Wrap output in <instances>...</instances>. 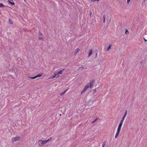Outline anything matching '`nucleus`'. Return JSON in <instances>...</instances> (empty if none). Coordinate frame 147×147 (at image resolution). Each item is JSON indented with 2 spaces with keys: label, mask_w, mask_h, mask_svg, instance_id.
I'll use <instances>...</instances> for the list:
<instances>
[{
  "label": "nucleus",
  "mask_w": 147,
  "mask_h": 147,
  "mask_svg": "<svg viewBox=\"0 0 147 147\" xmlns=\"http://www.w3.org/2000/svg\"><path fill=\"white\" fill-rule=\"evenodd\" d=\"M80 50L79 48H77L76 49L75 51V53H74V55H76V54Z\"/></svg>",
  "instance_id": "9"
},
{
  "label": "nucleus",
  "mask_w": 147,
  "mask_h": 147,
  "mask_svg": "<svg viewBox=\"0 0 147 147\" xmlns=\"http://www.w3.org/2000/svg\"><path fill=\"white\" fill-rule=\"evenodd\" d=\"M43 75V74H38L34 77H28V78H29L31 79H34L38 77H41Z\"/></svg>",
  "instance_id": "5"
},
{
  "label": "nucleus",
  "mask_w": 147,
  "mask_h": 147,
  "mask_svg": "<svg viewBox=\"0 0 147 147\" xmlns=\"http://www.w3.org/2000/svg\"><path fill=\"white\" fill-rule=\"evenodd\" d=\"M56 76V73L55 74V75H52L49 78V79H52L53 78H54Z\"/></svg>",
  "instance_id": "10"
},
{
  "label": "nucleus",
  "mask_w": 147,
  "mask_h": 147,
  "mask_svg": "<svg viewBox=\"0 0 147 147\" xmlns=\"http://www.w3.org/2000/svg\"><path fill=\"white\" fill-rule=\"evenodd\" d=\"M38 143L39 146H42L47 143L45 142V140H39L38 141Z\"/></svg>",
  "instance_id": "3"
},
{
  "label": "nucleus",
  "mask_w": 147,
  "mask_h": 147,
  "mask_svg": "<svg viewBox=\"0 0 147 147\" xmlns=\"http://www.w3.org/2000/svg\"><path fill=\"white\" fill-rule=\"evenodd\" d=\"M144 2H145V0H144Z\"/></svg>",
  "instance_id": "31"
},
{
  "label": "nucleus",
  "mask_w": 147,
  "mask_h": 147,
  "mask_svg": "<svg viewBox=\"0 0 147 147\" xmlns=\"http://www.w3.org/2000/svg\"><path fill=\"white\" fill-rule=\"evenodd\" d=\"M100 0H92V2H95V1H98Z\"/></svg>",
  "instance_id": "21"
},
{
  "label": "nucleus",
  "mask_w": 147,
  "mask_h": 147,
  "mask_svg": "<svg viewBox=\"0 0 147 147\" xmlns=\"http://www.w3.org/2000/svg\"><path fill=\"white\" fill-rule=\"evenodd\" d=\"M64 69H63L59 71L56 73V74H61L62 73V72L64 71Z\"/></svg>",
  "instance_id": "8"
},
{
  "label": "nucleus",
  "mask_w": 147,
  "mask_h": 147,
  "mask_svg": "<svg viewBox=\"0 0 147 147\" xmlns=\"http://www.w3.org/2000/svg\"><path fill=\"white\" fill-rule=\"evenodd\" d=\"M92 53V49H90L89 50V52L88 53V57H89Z\"/></svg>",
  "instance_id": "7"
},
{
  "label": "nucleus",
  "mask_w": 147,
  "mask_h": 147,
  "mask_svg": "<svg viewBox=\"0 0 147 147\" xmlns=\"http://www.w3.org/2000/svg\"><path fill=\"white\" fill-rule=\"evenodd\" d=\"M127 111H125V112L123 116H125V117H126V116L127 114Z\"/></svg>",
  "instance_id": "19"
},
{
  "label": "nucleus",
  "mask_w": 147,
  "mask_h": 147,
  "mask_svg": "<svg viewBox=\"0 0 147 147\" xmlns=\"http://www.w3.org/2000/svg\"><path fill=\"white\" fill-rule=\"evenodd\" d=\"M4 5L1 3H0V7H4Z\"/></svg>",
  "instance_id": "15"
},
{
  "label": "nucleus",
  "mask_w": 147,
  "mask_h": 147,
  "mask_svg": "<svg viewBox=\"0 0 147 147\" xmlns=\"http://www.w3.org/2000/svg\"><path fill=\"white\" fill-rule=\"evenodd\" d=\"M85 91L84 90H83L82 91V92H81V94H82L83 93V92H84Z\"/></svg>",
  "instance_id": "26"
},
{
  "label": "nucleus",
  "mask_w": 147,
  "mask_h": 147,
  "mask_svg": "<svg viewBox=\"0 0 147 147\" xmlns=\"http://www.w3.org/2000/svg\"><path fill=\"white\" fill-rule=\"evenodd\" d=\"M144 40L145 41H147V40H146L144 38Z\"/></svg>",
  "instance_id": "29"
},
{
  "label": "nucleus",
  "mask_w": 147,
  "mask_h": 147,
  "mask_svg": "<svg viewBox=\"0 0 147 147\" xmlns=\"http://www.w3.org/2000/svg\"><path fill=\"white\" fill-rule=\"evenodd\" d=\"M131 0H127V3L128 4H129Z\"/></svg>",
  "instance_id": "20"
},
{
  "label": "nucleus",
  "mask_w": 147,
  "mask_h": 147,
  "mask_svg": "<svg viewBox=\"0 0 147 147\" xmlns=\"http://www.w3.org/2000/svg\"><path fill=\"white\" fill-rule=\"evenodd\" d=\"M42 39V38H39V39Z\"/></svg>",
  "instance_id": "30"
},
{
  "label": "nucleus",
  "mask_w": 147,
  "mask_h": 147,
  "mask_svg": "<svg viewBox=\"0 0 147 147\" xmlns=\"http://www.w3.org/2000/svg\"><path fill=\"white\" fill-rule=\"evenodd\" d=\"M106 142L105 141L102 144V147H104L105 145H106Z\"/></svg>",
  "instance_id": "13"
},
{
  "label": "nucleus",
  "mask_w": 147,
  "mask_h": 147,
  "mask_svg": "<svg viewBox=\"0 0 147 147\" xmlns=\"http://www.w3.org/2000/svg\"><path fill=\"white\" fill-rule=\"evenodd\" d=\"M9 23H10L11 24H13V22L11 20H10L9 19Z\"/></svg>",
  "instance_id": "17"
},
{
  "label": "nucleus",
  "mask_w": 147,
  "mask_h": 147,
  "mask_svg": "<svg viewBox=\"0 0 147 147\" xmlns=\"http://www.w3.org/2000/svg\"><path fill=\"white\" fill-rule=\"evenodd\" d=\"M95 53L96 54V53H98V51L97 50H95L94 51Z\"/></svg>",
  "instance_id": "23"
},
{
  "label": "nucleus",
  "mask_w": 147,
  "mask_h": 147,
  "mask_svg": "<svg viewBox=\"0 0 147 147\" xmlns=\"http://www.w3.org/2000/svg\"><path fill=\"white\" fill-rule=\"evenodd\" d=\"M91 0V1H92V0Z\"/></svg>",
  "instance_id": "32"
},
{
  "label": "nucleus",
  "mask_w": 147,
  "mask_h": 147,
  "mask_svg": "<svg viewBox=\"0 0 147 147\" xmlns=\"http://www.w3.org/2000/svg\"><path fill=\"white\" fill-rule=\"evenodd\" d=\"M112 46V45H110L106 49V51H109V50L110 49H111V47Z\"/></svg>",
  "instance_id": "6"
},
{
  "label": "nucleus",
  "mask_w": 147,
  "mask_h": 147,
  "mask_svg": "<svg viewBox=\"0 0 147 147\" xmlns=\"http://www.w3.org/2000/svg\"><path fill=\"white\" fill-rule=\"evenodd\" d=\"M95 82V80H91L90 82L88 83L86 85L88 88H91L93 86V84Z\"/></svg>",
  "instance_id": "2"
},
{
  "label": "nucleus",
  "mask_w": 147,
  "mask_h": 147,
  "mask_svg": "<svg viewBox=\"0 0 147 147\" xmlns=\"http://www.w3.org/2000/svg\"><path fill=\"white\" fill-rule=\"evenodd\" d=\"M88 87H87V86L86 85L85 87H84V90L86 91L88 88Z\"/></svg>",
  "instance_id": "16"
},
{
  "label": "nucleus",
  "mask_w": 147,
  "mask_h": 147,
  "mask_svg": "<svg viewBox=\"0 0 147 147\" xmlns=\"http://www.w3.org/2000/svg\"><path fill=\"white\" fill-rule=\"evenodd\" d=\"M98 119V118H96L94 121H92V123H94V122H95Z\"/></svg>",
  "instance_id": "18"
},
{
  "label": "nucleus",
  "mask_w": 147,
  "mask_h": 147,
  "mask_svg": "<svg viewBox=\"0 0 147 147\" xmlns=\"http://www.w3.org/2000/svg\"><path fill=\"white\" fill-rule=\"evenodd\" d=\"M84 67L83 66H82L80 68V69L81 70H82L84 69Z\"/></svg>",
  "instance_id": "25"
},
{
  "label": "nucleus",
  "mask_w": 147,
  "mask_h": 147,
  "mask_svg": "<svg viewBox=\"0 0 147 147\" xmlns=\"http://www.w3.org/2000/svg\"><path fill=\"white\" fill-rule=\"evenodd\" d=\"M125 33L126 34H129V31L127 29L125 30Z\"/></svg>",
  "instance_id": "14"
},
{
  "label": "nucleus",
  "mask_w": 147,
  "mask_h": 147,
  "mask_svg": "<svg viewBox=\"0 0 147 147\" xmlns=\"http://www.w3.org/2000/svg\"><path fill=\"white\" fill-rule=\"evenodd\" d=\"M97 53H96V55H95V57H97Z\"/></svg>",
  "instance_id": "28"
},
{
  "label": "nucleus",
  "mask_w": 147,
  "mask_h": 147,
  "mask_svg": "<svg viewBox=\"0 0 147 147\" xmlns=\"http://www.w3.org/2000/svg\"><path fill=\"white\" fill-rule=\"evenodd\" d=\"M59 75L58 74H57L56 75V78H58L59 76Z\"/></svg>",
  "instance_id": "27"
},
{
  "label": "nucleus",
  "mask_w": 147,
  "mask_h": 147,
  "mask_svg": "<svg viewBox=\"0 0 147 147\" xmlns=\"http://www.w3.org/2000/svg\"><path fill=\"white\" fill-rule=\"evenodd\" d=\"M105 22V17L103 16V22L104 23Z\"/></svg>",
  "instance_id": "24"
},
{
  "label": "nucleus",
  "mask_w": 147,
  "mask_h": 147,
  "mask_svg": "<svg viewBox=\"0 0 147 147\" xmlns=\"http://www.w3.org/2000/svg\"><path fill=\"white\" fill-rule=\"evenodd\" d=\"M100 0H92V2H95V1H98Z\"/></svg>",
  "instance_id": "22"
},
{
  "label": "nucleus",
  "mask_w": 147,
  "mask_h": 147,
  "mask_svg": "<svg viewBox=\"0 0 147 147\" xmlns=\"http://www.w3.org/2000/svg\"><path fill=\"white\" fill-rule=\"evenodd\" d=\"M52 138L51 137L50 138L47 140H45V142H46V143H47L49 141H50L52 139Z\"/></svg>",
  "instance_id": "12"
},
{
  "label": "nucleus",
  "mask_w": 147,
  "mask_h": 147,
  "mask_svg": "<svg viewBox=\"0 0 147 147\" xmlns=\"http://www.w3.org/2000/svg\"><path fill=\"white\" fill-rule=\"evenodd\" d=\"M68 90V89H67L66 90H65L62 93H61L60 94V95L61 96H62Z\"/></svg>",
  "instance_id": "11"
},
{
  "label": "nucleus",
  "mask_w": 147,
  "mask_h": 147,
  "mask_svg": "<svg viewBox=\"0 0 147 147\" xmlns=\"http://www.w3.org/2000/svg\"><path fill=\"white\" fill-rule=\"evenodd\" d=\"M20 138L19 136H17L15 137H13L11 139V140L12 142L19 141L20 140Z\"/></svg>",
  "instance_id": "4"
},
{
  "label": "nucleus",
  "mask_w": 147,
  "mask_h": 147,
  "mask_svg": "<svg viewBox=\"0 0 147 147\" xmlns=\"http://www.w3.org/2000/svg\"><path fill=\"white\" fill-rule=\"evenodd\" d=\"M125 116H123L122 119L120 121L119 124L117 128V131L116 133V134L115 136V138H117L119 135V133L121 131L122 126V125L123 123L124 122V121L125 120Z\"/></svg>",
  "instance_id": "1"
}]
</instances>
